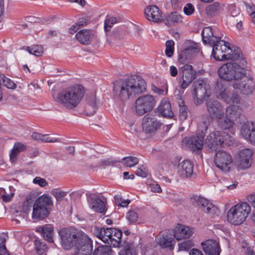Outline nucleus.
<instances>
[{
	"instance_id": "c85d7f7f",
	"label": "nucleus",
	"mask_w": 255,
	"mask_h": 255,
	"mask_svg": "<svg viewBox=\"0 0 255 255\" xmlns=\"http://www.w3.org/2000/svg\"><path fill=\"white\" fill-rule=\"evenodd\" d=\"M157 112L162 116L171 118L173 117V113L171 110V105L167 99H163L157 108Z\"/></svg>"
},
{
	"instance_id": "ddd939ff",
	"label": "nucleus",
	"mask_w": 255,
	"mask_h": 255,
	"mask_svg": "<svg viewBox=\"0 0 255 255\" xmlns=\"http://www.w3.org/2000/svg\"><path fill=\"white\" fill-rule=\"evenodd\" d=\"M253 154V151L249 148L240 150L236 158V164L238 168L243 170L249 168L251 165Z\"/></svg>"
},
{
	"instance_id": "69168bd1",
	"label": "nucleus",
	"mask_w": 255,
	"mask_h": 255,
	"mask_svg": "<svg viewBox=\"0 0 255 255\" xmlns=\"http://www.w3.org/2000/svg\"><path fill=\"white\" fill-rule=\"evenodd\" d=\"M9 190L11 192L10 193V194H5V195H2V198L3 200L5 202L9 201L12 199V198L13 197V196L14 195V188H13V187L9 186Z\"/></svg>"
},
{
	"instance_id": "423d86ee",
	"label": "nucleus",
	"mask_w": 255,
	"mask_h": 255,
	"mask_svg": "<svg viewBox=\"0 0 255 255\" xmlns=\"http://www.w3.org/2000/svg\"><path fill=\"white\" fill-rule=\"evenodd\" d=\"M96 234L98 238L109 247H119L121 243L122 233L116 228H101Z\"/></svg>"
},
{
	"instance_id": "f3484780",
	"label": "nucleus",
	"mask_w": 255,
	"mask_h": 255,
	"mask_svg": "<svg viewBox=\"0 0 255 255\" xmlns=\"http://www.w3.org/2000/svg\"><path fill=\"white\" fill-rule=\"evenodd\" d=\"M202 36L204 43L211 44L222 39L223 34L217 29L213 30L211 27H206L202 30Z\"/></svg>"
},
{
	"instance_id": "9d476101",
	"label": "nucleus",
	"mask_w": 255,
	"mask_h": 255,
	"mask_svg": "<svg viewBox=\"0 0 255 255\" xmlns=\"http://www.w3.org/2000/svg\"><path fill=\"white\" fill-rule=\"evenodd\" d=\"M77 238L74 255H91L93 249L92 240L86 234H80Z\"/></svg>"
},
{
	"instance_id": "a18cd8bd",
	"label": "nucleus",
	"mask_w": 255,
	"mask_h": 255,
	"mask_svg": "<svg viewBox=\"0 0 255 255\" xmlns=\"http://www.w3.org/2000/svg\"><path fill=\"white\" fill-rule=\"evenodd\" d=\"M26 49L29 53L33 54L36 56H41L43 52V48L41 45H34L31 47L28 46Z\"/></svg>"
},
{
	"instance_id": "09e8293b",
	"label": "nucleus",
	"mask_w": 255,
	"mask_h": 255,
	"mask_svg": "<svg viewBox=\"0 0 255 255\" xmlns=\"http://www.w3.org/2000/svg\"><path fill=\"white\" fill-rule=\"evenodd\" d=\"M67 192L62 191L59 189H53L51 191V194L54 196L57 201L63 200L64 198L67 195Z\"/></svg>"
},
{
	"instance_id": "bf43d9fd",
	"label": "nucleus",
	"mask_w": 255,
	"mask_h": 255,
	"mask_svg": "<svg viewBox=\"0 0 255 255\" xmlns=\"http://www.w3.org/2000/svg\"><path fill=\"white\" fill-rule=\"evenodd\" d=\"M195 11V8L192 4L188 3L183 8V12L187 15L192 14Z\"/></svg>"
},
{
	"instance_id": "1a4fd4ad",
	"label": "nucleus",
	"mask_w": 255,
	"mask_h": 255,
	"mask_svg": "<svg viewBox=\"0 0 255 255\" xmlns=\"http://www.w3.org/2000/svg\"><path fill=\"white\" fill-rule=\"evenodd\" d=\"M156 100L151 95H145L138 98L135 101V112L139 116H142L150 111L154 107Z\"/></svg>"
},
{
	"instance_id": "680f3d73",
	"label": "nucleus",
	"mask_w": 255,
	"mask_h": 255,
	"mask_svg": "<svg viewBox=\"0 0 255 255\" xmlns=\"http://www.w3.org/2000/svg\"><path fill=\"white\" fill-rule=\"evenodd\" d=\"M127 218L130 223H134L137 221L138 215L134 211H129L127 213Z\"/></svg>"
},
{
	"instance_id": "e433bc0d",
	"label": "nucleus",
	"mask_w": 255,
	"mask_h": 255,
	"mask_svg": "<svg viewBox=\"0 0 255 255\" xmlns=\"http://www.w3.org/2000/svg\"><path fill=\"white\" fill-rule=\"evenodd\" d=\"M34 203L46 209L53 205L51 197L47 194H43L39 197Z\"/></svg>"
},
{
	"instance_id": "5fc2aeb1",
	"label": "nucleus",
	"mask_w": 255,
	"mask_h": 255,
	"mask_svg": "<svg viewBox=\"0 0 255 255\" xmlns=\"http://www.w3.org/2000/svg\"><path fill=\"white\" fill-rule=\"evenodd\" d=\"M115 201L117 205L123 207H127L130 203V200L123 199L119 195L115 197Z\"/></svg>"
},
{
	"instance_id": "de8ad7c7",
	"label": "nucleus",
	"mask_w": 255,
	"mask_h": 255,
	"mask_svg": "<svg viewBox=\"0 0 255 255\" xmlns=\"http://www.w3.org/2000/svg\"><path fill=\"white\" fill-rule=\"evenodd\" d=\"M6 237V235L4 234H0V255H10L7 252L5 245Z\"/></svg>"
},
{
	"instance_id": "f8f14e48",
	"label": "nucleus",
	"mask_w": 255,
	"mask_h": 255,
	"mask_svg": "<svg viewBox=\"0 0 255 255\" xmlns=\"http://www.w3.org/2000/svg\"><path fill=\"white\" fill-rule=\"evenodd\" d=\"M80 234H85L82 232L75 233L67 229H62L59 232L62 247L66 250H69L72 247H75L78 242V235Z\"/></svg>"
},
{
	"instance_id": "9b49d317",
	"label": "nucleus",
	"mask_w": 255,
	"mask_h": 255,
	"mask_svg": "<svg viewBox=\"0 0 255 255\" xmlns=\"http://www.w3.org/2000/svg\"><path fill=\"white\" fill-rule=\"evenodd\" d=\"M215 93L218 98L223 100L227 103L239 104L240 103V96L236 93L230 94L221 81L217 82L215 87Z\"/></svg>"
},
{
	"instance_id": "473e14b6",
	"label": "nucleus",
	"mask_w": 255,
	"mask_h": 255,
	"mask_svg": "<svg viewBox=\"0 0 255 255\" xmlns=\"http://www.w3.org/2000/svg\"><path fill=\"white\" fill-rule=\"evenodd\" d=\"M31 210V207L28 204V203H24L22 207H19L13 213V220L16 223H19V219H23L26 215H27Z\"/></svg>"
},
{
	"instance_id": "774afa93",
	"label": "nucleus",
	"mask_w": 255,
	"mask_h": 255,
	"mask_svg": "<svg viewBox=\"0 0 255 255\" xmlns=\"http://www.w3.org/2000/svg\"><path fill=\"white\" fill-rule=\"evenodd\" d=\"M149 188L152 192L160 193L162 190L160 186L156 183H152L149 185Z\"/></svg>"
},
{
	"instance_id": "a211bd4d",
	"label": "nucleus",
	"mask_w": 255,
	"mask_h": 255,
	"mask_svg": "<svg viewBox=\"0 0 255 255\" xmlns=\"http://www.w3.org/2000/svg\"><path fill=\"white\" fill-rule=\"evenodd\" d=\"M182 72V81H181V88L185 89L187 88L189 85L194 80L196 76V72L193 70V67L190 65H185L181 68Z\"/></svg>"
},
{
	"instance_id": "0e129e2a",
	"label": "nucleus",
	"mask_w": 255,
	"mask_h": 255,
	"mask_svg": "<svg viewBox=\"0 0 255 255\" xmlns=\"http://www.w3.org/2000/svg\"><path fill=\"white\" fill-rule=\"evenodd\" d=\"M179 107V118L181 120H185L188 114L186 108L183 105H181V106Z\"/></svg>"
},
{
	"instance_id": "412c9836",
	"label": "nucleus",
	"mask_w": 255,
	"mask_h": 255,
	"mask_svg": "<svg viewBox=\"0 0 255 255\" xmlns=\"http://www.w3.org/2000/svg\"><path fill=\"white\" fill-rule=\"evenodd\" d=\"M240 134L255 145V124L248 122L243 125L241 128Z\"/></svg>"
},
{
	"instance_id": "79ce46f5",
	"label": "nucleus",
	"mask_w": 255,
	"mask_h": 255,
	"mask_svg": "<svg viewBox=\"0 0 255 255\" xmlns=\"http://www.w3.org/2000/svg\"><path fill=\"white\" fill-rule=\"evenodd\" d=\"M111 248L108 246L98 247L93 252V255H111Z\"/></svg>"
},
{
	"instance_id": "f03ea898",
	"label": "nucleus",
	"mask_w": 255,
	"mask_h": 255,
	"mask_svg": "<svg viewBox=\"0 0 255 255\" xmlns=\"http://www.w3.org/2000/svg\"><path fill=\"white\" fill-rule=\"evenodd\" d=\"M85 94L84 88L79 85L70 87L54 97L58 104L68 109H72L80 103Z\"/></svg>"
},
{
	"instance_id": "39448f33",
	"label": "nucleus",
	"mask_w": 255,
	"mask_h": 255,
	"mask_svg": "<svg viewBox=\"0 0 255 255\" xmlns=\"http://www.w3.org/2000/svg\"><path fill=\"white\" fill-rule=\"evenodd\" d=\"M251 212V207L247 202L238 203L229 210L227 220L233 225H241L245 221Z\"/></svg>"
},
{
	"instance_id": "338daca9",
	"label": "nucleus",
	"mask_w": 255,
	"mask_h": 255,
	"mask_svg": "<svg viewBox=\"0 0 255 255\" xmlns=\"http://www.w3.org/2000/svg\"><path fill=\"white\" fill-rule=\"evenodd\" d=\"M147 173V169L143 166L138 168L135 172L136 175L142 177H146Z\"/></svg>"
},
{
	"instance_id": "72a5a7b5",
	"label": "nucleus",
	"mask_w": 255,
	"mask_h": 255,
	"mask_svg": "<svg viewBox=\"0 0 255 255\" xmlns=\"http://www.w3.org/2000/svg\"><path fill=\"white\" fill-rule=\"evenodd\" d=\"M241 114V108L238 105H233L226 108L225 115L235 122L240 117Z\"/></svg>"
},
{
	"instance_id": "393cba45",
	"label": "nucleus",
	"mask_w": 255,
	"mask_h": 255,
	"mask_svg": "<svg viewBox=\"0 0 255 255\" xmlns=\"http://www.w3.org/2000/svg\"><path fill=\"white\" fill-rule=\"evenodd\" d=\"M201 246L206 255H220V246L217 241L208 240L202 242Z\"/></svg>"
},
{
	"instance_id": "e2e57ef3",
	"label": "nucleus",
	"mask_w": 255,
	"mask_h": 255,
	"mask_svg": "<svg viewBox=\"0 0 255 255\" xmlns=\"http://www.w3.org/2000/svg\"><path fill=\"white\" fill-rule=\"evenodd\" d=\"M152 91L159 95L164 96L167 93V89L165 88L164 89L159 88L155 86L152 85L151 87Z\"/></svg>"
},
{
	"instance_id": "49530a36",
	"label": "nucleus",
	"mask_w": 255,
	"mask_h": 255,
	"mask_svg": "<svg viewBox=\"0 0 255 255\" xmlns=\"http://www.w3.org/2000/svg\"><path fill=\"white\" fill-rule=\"evenodd\" d=\"M124 164L127 167H131L138 163V159L134 156H128L122 159Z\"/></svg>"
},
{
	"instance_id": "864d4df0",
	"label": "nucleus",
	"mask_w": 255,
	"mask_h": 255,
	"mask_svg": "<svg viewBox=\"0 0 255 255\" xmlns=\"http://www.w3.org/2000/svg\"><path fill=\"white\" fill-rule=\"evenodd\" d=\"M200 51L199 48H198V45L196 43H193L191 45L189 46L188 47L184 49V50L182 52V55L184 56V54L186 53H198Z\"/></svg>"
},
{
	"instance_id": "4d7b16f0",
	"label": "nucleus",
	"mask_w": 255,
	"mask_h": 255,
	"mask_svg": "<svg viewBox=\"0 0 255 255\" xmlns=\"http://www.w3.org/2000/svg\"><path fill=\"white\" fill-rule=\"evenodd\" d=\"M59 138L55 137V135L50 134H43L42 141L45 142H56L60 141Z\"/></svg>"
},
{
	"instance_id": "0eeeda50",
	"label": "nucleus",
	"mask_w": 255,
	"mask_h": 255,
	"mask_svg": "<svg viewBox=\"0 0 255 255\" xmlns=\"http://www.w3.org/2000/svg\"><path fill=\"white\" fill-rule=\"evenodd\" d=\"M193 90L192 94L194 97V101L196 105L203 103L205 97L210 95V85L205 81L198 79L193 85Z\"/></svg>"
},
{
	"instance_id": "aec40b11",
	"label": "nucleus",
	"mask_w": 255,
	"mask_h": 255,
	"mask_svg": "<svg viewBox=\"0 0 255 255\" xmlns=\"http://www.w3.org/2000/svg\"><path fill=\"white\" fill-rule=\"evenodd\" d=\"M206 106L211 119H217L224 115L223 108L218 101L214 100H209L206 103Z\"/></svg>"
},
{
	"instance_id": "052dcab7",
	"label": "nucleus",
	"mask_w": 255,
	"mask_h": 255,
	"mask_svg": "<svg viewBox=\"0 0 255 255\" xmlns=\"http://www.w3.org/2000/svg\"><path fill=\"white\" fill-rule=\"evenodd\" d=\"M33 183L37 184L41 187H45L48 185V182L44 178L40 177H36L33 180Z\"/></svg>"
},
{
	"instance_id": "3c124183",
	"label": "nucleus",
	"mask_w": 255,
	"mask_h": 255,
	"mask_svg": "<svg viewBox=\"0 0 255 255\" xmlns=\"http://www.w3.org/2000/svg\"><path fill=\"white\" fill-rule=\"evenodd\" d=\"M117 22V19L114 17H107L104 22V29L106 32L109 31L114 24Z\"/></svg>"
},
{
	"instance_id": "4468645a",
	"label": "nucleus",
	"mask_w": 255,
	"mask_h": 255,
	"mask_svg": "<svg viewBox=\"0 0 255 255\" xmlns=\"http://www.w3.org/2000/svg\"><path fill=\"white\" fill-rule=\"evenodd\" d=\"M234 89L240 91L242 94L248 95L253 93L255 84L252 78L246 77L245 76L242 80L234 82Z\"/></svg>"
},
{
	"instance_id": "4c0bfd02",
	"label": "nucleus",
	"mask_w": 255,
	"mask_h": 255,
	"mask_svg": "<svg viewBox=\"0 0 255 255\" xmlns=\"http://www.w3.org/2000/svg\"><path fill=\"white\" fill-rule=\"evenodd\" d=\"M218 125L220 128L224 129H227L233 127L235 122L228 117L224 115L220 118H217Z\"/></svg>"
},
{
	"instance_id": "58836bf2",
	"label": "nucleus",
	"mask_w": 255,
	"mask_h": 255,
	"mask_svg": "<svg viewBox=\"0 0 255 255\" xmlns=\"http://www.w3.org/2000/svg\"><path fill=\"white\" fill-rule=\"evenodd\" d=\"M26 149V146L22 143L16 142L14 144L10 153V159L12 162L15 161L17 155Z\"/></svg>"
},
{
	"instance_id": "8fccbe9b",
	"label": "nucleus",
	"mask_w": 255,
	"mask_h": 255,
	"mask_svg": "<svg viewBox=\"0 0 255 255\" xmlns=\"http://www.w3.org/2000/svg\"><path fill=\"white\" fill-rule=\"evenodd\" d=\"M194 244L191 240H187L178 244L179 251H188Z\"/></svg>"
},
{
	"instance_id": "c03bdc74",
	"label": "nucleus",
	"mask_w": 255,
	"mask_h": 255,
	"mask_svg": "<svg viewBox=\"0 0 255 255\" xmlns=\"http://www.w3.org/2000/svg\"><path fill=\"white\" fill-rule=\"evenodd\" d=\"M1 82H2L3 85L8 89L14 90L17 87L16 84L13 81L3 75H0V84H1Z\"/></svg>"
},
{
	"instance_id": "bb28decb",
	"label": "nucleus",
	"mask_w": 255,
	"mask_h": 255,
	"mask_svg": "<svg viewBox=\"0 0 255 255\" xmlns=\"http://www.w3.org/2000/svg\"><path fill=\"white\" fill-rule=\"evenodd\" d=\"M225 4L218 1L208 5L205 9L206 14L211 17L217 16L224 11Z\"/></svg>"
},
{
	"instance_id": "c9c22d12",
	"label": "nucleus",
	"mask_w": 255,
	"mask_h": 255,
	"mask_svg": "<svg viewBox=\"0 0 255 255\" xmlns=\"http://www.w3.org/2000/svg\"><path fill=\"white\" fill-rule=\"evenodd\" d=\"M37 232H40L42 237L48 242H53V227L51 225H46L42 227L37 228Z\"/></svg>"
},
{
	"instance_id": "ea45409f",
	"label": "nucleus",
	"mask_w": 255,
	"mask_h": 255,
	"mask_svg": "<svg viewBox=\"0 0 255 255\" xmlns=\"http://www.w3.org/2000/svg\"><path fill=\"white\" fill-rule=\"evenodd\" d=\"M157 243L161 246L162 248H170L172 249V242L173 239L171 237H168L167 236H161L159 235L156 238Z\"/></svg>"
},
{
	"instance_id": "c756f323",
	"label": "nucleus",
	"mask_w": 255,
	"mask_h": 255,
	"mask_svg": "<svg viewBox=\"0 0 255 255\" xmlns=\"http://www.w3.org/2000/svg\"><path fill=\"white\" fill-rule=\"evenodd\" d=\"M77 40L81 44L88 45L91 42L94 34L90 30L83 29L80 30L75 35Z\"/></svg>"
},
{
	"instance_id": "20e7f679",
	"label": "nucleus",
	"mask_w": 255,
	"mask_h": 255,
	"mask_svg": "<svg viewBox=\"0 0 255 255\" xmlns=\"http://www.w3.org/2000/svg\"><path fill=\"white\" fill-rule=\"evenodd\" d=\"M235 62H228L223 65L218 70L220 77L226 81L238 82L242 80L246 75V70L244 67L247 63L243 65L239 61Z\"/></svg>"
},
{
	"instance_id": "a19ab883",
	"label": "nucleus",
	"mask_w": 255,
	"mask_h": 255,
	"mask_svg": "<svg viewBox=\"0 0 255 255\" xmlns=\"http://www.w3.org/2000/svg\"><path fill=\"white\" fill-rule=\"evenodd\" d=\"M215 140H216L215 131H214L207 136L205 144L210 149L217 148V143Z\"/></svg>"
},
{
	"instance_id": "b1692460",
	"label": "nucleus",
	"mask_w": 255,
	"mask_h": 255,
	"mask_svg": "<svg viewBox=\"0 0 255 255\" xmlns=\"http://www.w3.org/2000/svg\"><path fill=\"white\" fill-rule=\"evenodd\" d=\"M194 202L196 205L201 208V210L206 213L213 214L217 210V208L206 198L200 196L193 197Z\"/></svg>"
},
{
	"instance_id": "f257e3e1",
	"label": "nucleus",
	"mask_w": 255,
	"mask_h": 255,
	"mask_svg": "<svg viewBox=\"0 0 255 255\" xmlns=\"http://www.w3.org/2000/svg\"><path fill=\"white\" fill-rule=\"evenodd\" d=\"M145 81L140 77L132 75L124 80L115 82L113 94L117 100L125 102L133 99L145 91Z\"/></svg>"
},
{
	"instance_id": "7c9ffc66",
	"label": "nucleus",
	"mask_w": 255,
	"mask_h": 255,
	"mask_svg": "<svg viewBox=\"0 0 255 255\" xmlns=\"http://www.w3.org/2000/svg\"><path fill=\"white\" fill-rule=\"evenodd\" d=\"M98 104L97 102L96 96L92 95L87 98V103L85 106V113L87 116L93 115L97 108Z\"/></svg>"
},
{
	"instance_id": "cd10ccee",
	"label": "nucleus",
	"mask_w": 255,
	"mask_h": 255,
	"mask_svg": "<svg viewBox=\"0 0 255 255\" xmlns=\"http://www.w3.org/2000/svg\"><path fill=\"white\" fill-rule=\"evenodd\" d=\"M217 146L230 145L233 143V137L228 133L223 131H215Z\"/></svg>"
},
{
	"instance_id": "f704fd0d",
	"label": "nucleus",
	"mask_w": 255,
	"mask_h": 255,
	"mask_svg": "<svg viewBox=\"0 0 255 255\" xmlns=\"http://www.w3.org/2000/svg\"><path fill=\"white\" fill-rule=\"evenodd\" d=\"M49 214L48 209L43 208L36 204L33 206L32 219L42 220L45 218Z\"/></svg>"
},
{
	"instance_id": "a878e982",
	"label": "nucleus",
	"mask_w": 255,
	"mask_h": 255,
	"mask_svg": "<svg viewBox=\"0 0 255 255\" xmlns=\"http://www.w3.org/2000/svg\"><path fill=\"white\" fill-rule=\"evenodd\" d=\"M193 233L190 228L180 224H177L173 230L174 237L177 240L189 238Z\"/></svg>"
},
{
	"instance_id": "37998d69",
	"label": "nucleus",
	"mask_w": 255,
	"mask_h": 255,
	"mask_svg": "<svg viewBox=\"0 0 255 255\" xmlns=\"http://www.w3.org/2000/svg\"><path fill=\"white\" fill-rule=\"evenodd\" d=\"M210 120L208 118H207L202 120L198 126V132L199 135H203L204 137V135L206 130L208 129V126L210 125Z\"/></svg>"
},
{
	"instance_id": "2eb2a0df",
	"label": "nucleus",
	"mask_w": 255,
	"mask_h": 255,
	"mask_svg": "<svg viewBox=\"0 0 255 255\" xmlns=\"http://www.w3.org/2000/svg\"><path fill=\"white\" fill-rule=\"evenodd\" d=\"M106 199L103 196L95 194L89 196L88 203L89 207L94 211L105 214L106 211Z\"/></svg>"
},
{
	"instance_id": "4be33fe9",
	"label": "nucleus",
	"mask_w": 255,
	"mask_h": 255,
	"mask_svg": "<svg viewBox=\"0 0 255 255\" xmlns=\"http://www.w3.org/2000/svg\"><path fill=\"white\" fill-rule=\"evenodd\" d=\"M194 164L189 160L181 162L177 167L178 174L183 178L191 177L194 175Z\"/></svg>"
},
{
	"instance_id": "6e6552de",
	"label": "nucleus",
	"mask_w": 255,
	"mask_h": 255,
	"mask_svg": "<svg viewBox=\"0 0 255 255\" xmlns=\"http://www.w3.org/2000/svg\"><path fill=\"white\" fill-rule=\"evenodd\" d=\"M213 161L214 165L220 170L229 172L233 164V158L231 155L224 150L216 151Z\"/></svg>"
},
{
	"instance_id": "5701e85b",
	"label": "nucleus",
	"mask_w": 255,
	"mask_h": 255,
	"mask_svg": "<svg viewBox=\"0 0 255 255\" xmlns=\"http://www.w3.org/2000/svg\"><path fill=\"white\" fill-rule=\"evenodd\" d=\"M144 14L146 18L151 21L159 23L163 21V18L161 12L155 5H149L144 9Z\"/></svg>"
},
{
	"instance_id": "2f4dec72",
	"label": "nucleus",
	"mask_w": 255,
	"mask_h": 255,
	"mask_svg": "<svg viewBox=\"0 0 255 255\" xmlns=\"http://www.w3.org/2000/svg\"><path fill=\"white\" fill-rule=\"evenodd\" d=\"M182 19L183 16L181 14L177 12H172L166 15L163 21L166 25L171 26L181 23Z\"/></svg>"
},
{
	"instance_id": "6e6d98bb",
	"label": "nucleus",
	"mask_w": 255,
	"mask_h": 255,
	"mask_svg": "<svg viewBox=\"0 0 255 255\" xmlns=\"http://www.w3.org/2000/svg\"><path fill=\"white\" fill-rule=\"evenodd\" d=\"M35 248L39 255H44L46 250V246L45 244L39 241H36L35 242Z\"/></svg>"
},
{
	"instance_id": "6ab92c4d",
	"label": "nucleus",
	"mask_w": 255,
	"mask_h": 255,
	"mask_svg": "<svg viewBox=\"0 0 255 255\" xmlns=\"http://www.w3.org/2000/svg\"><path fill=\"white\" fill-rule=\"evenodd\" d=\"M182 142L188 145L189 149L193 152L199 153L201 150L204 143V137L203 135L193 136L190 138L185 137Z\"/></svg>"
},
{
	"instance_id": "dca6fc26",
	"label": "nucleus",
	"mask_w": 255,
	"mask_h": 255,
	"mask_svg": "<svg viewBox=\"0 0 255 255\" xmlns=\"http://www.w3.org/2000/svg\"><path fill=\"white\" fill-rule=\"evenodd\" d=\"M161 123L154 116L147 114L142 120V129L146 133H154L161 127Z\"/></svg>"
},
{
	"instance_id": "13d9d810",
	"label": "nucleus",
	"mask_w": 255,
	"mask_h": 255,
	"mask_svg": "<svg viewBox=\"0 0 255 255\" xmlns=\"http://www.w3.org/2000/svg\"><path fill=\"white\" fill-rule=\"evenodd\" d=\"M137 250L135 248L128 247L125 250L121 251L119 255H137Z\"/></svg>"
},
{
	"instance_id": "7ed1b4c3",
	"label": "nucleus",
	"mask_w": 255,
	"mask_h": 255,
	"mask_svg": "<svg viewBox=\"0 0 255 255\" xmlns=\"http://www.w3.org/2000/svg\"><path fill=\"white\" fill-rule=\"evenodd\" d=\"M209 45L213 47L212 55L216 60H238L243 65L246 63V60L242 53L238 50L233 52L229 46V43L225 40L220 39L214 43Z\"/></svg>"
},
{
	"instance_id": "603ef678",
	"label": "nucleus",
	"mask_w": 255,
	"mask_h": 255,
	"mask_svg": "<svg viewBox=\"0 0 255 255\" xmlns=\"http://www.w3.org/2000/svg\"><path fill=\"white\" fill-rule=\"evenodd\" d=\"M165 54L168 57H170L172 56L174 51V42L173 40H168L166 41V44Z\"/></svg>"
}]
</instances>
